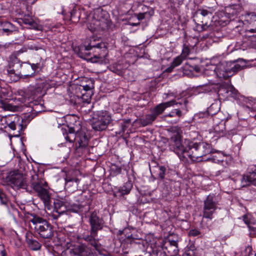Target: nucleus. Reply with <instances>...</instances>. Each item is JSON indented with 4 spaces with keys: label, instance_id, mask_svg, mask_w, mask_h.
I'll return each mask as SVG.
<instances>
[{
    "label": "nucleus",
    "instance_id": "obj_40",
    "mask_svg": "<svg viewBox=\"0 0 256 256\" xmlns=\"http://www.w3.org/2000/svg\"><path fill=\"white\" fill-rule=\"evenodd\" d=\"M228 89V98H236L238 96V92L234 86L229 85Z\"/></svg>",
    "mask_w": 256,
    "mask_h": 256
},
{
    "label": "nucleus",
    "instance_id": "obj_52",
    "mask_svg": "<svg viewBox=\"0 0 256 256\" xmlns=\"http://www.w3.org/2000/svg\"><path fill=\"white\" fill-rule=\"evenodd\" d=\"M146 14V12L144 13H139L137 14V18L139 20H142L145 18V15Z\"/></svg>",
    "mask_w": 256,
    "mask_h": 256
},
{
    "label": "nucleus",
    "instance_id": "obj_47",
    "mask_svg": "<svg viewBox=\"0 0 256 256\" xmlns=\"http://www.w3.org/2000/svg\"><path fill=\"white\" fill-rule=\"evenodd\" d=\"M0 32L2 34L4 33H6L7 35H9L12 34L13 32H14L12 31V28H6L2 27V28L0 30Z\"/></svg>",
    "mask_w": 256,
    "mask_h": 256
},
{
    "label": "nucleus",
    "instance_id": "obj_25",
    "mask_svg": "<svg viewBox=\"0 0 256 256\" xmlns=\"http://www.w3.org/2000/svg\"><path fill=\"white\" fill-rule=\"evenodd\" d=\"M36 84L35 86H30L28 88L27 94L32 99L40 97L46 94Z\"/></svg>",
    "mask_w": 256,
    "mask_h": 256
},
{
    "label": "nucleus",
    "instance_id": "obj_24",
    "mask_svg": "<svg viewBox=\"0 0 256 256\" xmlns=\"http://www.w3.org/2000/svg\"><path fill=\"white\" fill-rule=\"evenodd\" d=\"M26 242L30 248L33 250H37L40 248L41 244L33 238L32 234L26 232Z\"/></svg>",
    "mask_w": 256,
    "mask_h": 256
},
{
    "label": "nucleus",
    "instance_id": "obj_41",
    "mask_svg": "<svg viewBox=\"0 0 256 256\" xmlns=\"http://www.w3.org/2000/svg\"><path fill=\"white\" fill-rule=\"evenodd\" d=\"M182 115V112L181 110L179 109H174L172 110L169 114L164 115V117H175L178 116V118L180 117Z\"/></svg>",
    "mask_w": 256,
    "mask_h": 256
},
{
    "label": "nucleus",
    "instance_id": "obj_45",
    "mask_svg": "<svg viewBox=\"0 0 256 256\" xmlns=\"http://www.w3.org/2000/svg\"><path fill=\"white\" fill-rule=\"evenodd\" d=\"M2 27L10 28H12V31L14 32H18V30L16 28V27L12 24V23L8 22H4L2 23Z\"/></svg>",
    "mask_w": 256,
    "mask_h": 256
},
{
    "label": "nucleus",
    "instance_id": "obj_12",
    "mask_svg": "<svg viewBox=\"0 0 256 256\" xmlns=\"http://www.w3.org/2000/svg\"><path fill=\"white\" fill-rule=\"evenodd\" d=\"M93 53L86 59L92 62H102L108 54L107 47L104 42H100L99 46L92 51Z\"/></svg>",
    "mask_w": 256,
    "mask_h": 256
},
{
    "label": "nucleus",
    "instance_id": "obj_9",
    "mask_svg": "<svg viewBox=\"0 0 256 256\" xmlns=\"http://www.w3.org/2000/svg\"><path fill=\"white\" fill-rule=\"evenodd\" d=\"M175 128L177 130L178 132L171 137L170 148L179 156L184 154L187 156L188 152V144L187 142L186 144L185 142L188 140H185L184 142H182L180 134L179 132H181L180 129L178 128Z\"/></svg>",
    "mask_w": 256,
    "mask_h": 256
},
{
    "label": "nucleus",
    "instance_id": "obj_37",
    "mask_svg": "<svg viewBox=\"0 0 256 256\" xmlns=\"http://www.w3.org/2000/svg\"><path fill=\"white\" fill-rule=\"evenodd\" d=\"M125 68L123 64L118 62L113 64L110 66V70L118 76H122Z\"/></svg>",
    "mask_w": 256,
    "mask_h": 256
},
{
    "label": "nucleus",
    "instance_id": "obj_27",
    "mask_svg": "<svg viewBox=\"0 0 256 256\" xmlns=\"http://www.w3.org/2000/svg\"><path fill=\"white\" fill-rule=\"evenodd\" d=\"M214 131L218 137L226 136L228 138L231 134V131H227L226 130L225 125L224 123H220L216 125L214 128Z\"/></svg>",
    "mask_w": 256,
    "mask_h": 256
},
{
    "label": "nucleus",
    "instance_id": "obj_16",
    "mask_svg": "<svg viewBox=\"0 0 256 256\" xmlns=\"http://www.w3.org/2000/svg\"><path fill=\"white\" fill-rule=\"evenodd\" d=\"M102 42L100 40L92 38L90 40V44L88 46H82L80 48V57L84 59H88L91 55V51L99 46Z\"/></svg>",
    "mask_w": 256,
    "mask_h": 256
},
{
    "label": "nucleus",
    "instance_id": "obj_55",
    "mask_svg": "<svg viewBox=\"0 0 256 256\" xmlns=\"http://www.w3.org/2000/svg\"><path fill=\"white\" fill-rule=\"evenodd\" d=\"M8 72L10 74H16L14 69H10V70H8Z\"/></svg>",
    "mask_w": 256,
    "mask_h": 256
},
{
    "label": "nucleus",
    "instance_id": "obj_59",
    "mask_svg": "<svg viewBox=\"0 0 256 256\" xmlns=\"http://www.w3.org/2000/svg\"><path fill=\"white\" fill-rule=\"evenodd\" d=\"M198 115H199L200 117H204L205 116H207L208 114L206 112H204V113L199 114Z\"/></svg>",
    "mask_w": 256,
    "mask_h": 256
},
{
    "label": "nucleus",
    "instance_id": "obj_62",
    "mask_svg": "<svg viewBox=\"0 0 256 256\" xmlns=\"http://www.w3.org/2000/svg\"><path fill=\"white\" fill-rule=\"evenodd\" d=\"M255 118L256 119V115H255Z\"/></svg>",
    "mask_w": 256,
    "mask_h": 256
},
{
    "label": "nucleus",
    "instance_id": "obj_8",
    "mask_svg": "<svg viewBox=\"0 0 256 256\" xmlns=\"http://www.w3.org/2000/svg\"><path fill=\"white\" fill-rule=\"evenodd\" d=\"M112 122V117L106 110L98 111L94 114L92 128L97 131L105 130Z\"/></svg>",
    "mask_w": 256,
    "mask_h": 256
},
{
    "label": "nucleus",
    "instance_id": "obj_33",
    "mask_svg": "<svg viewBox=\"0 0 256 256\" xmlns=\"http://www.w3.org/2000/svg\"><path fill=\"white\" fill-rule=\"evenodd\" d=\"M210 90V86L208 85L200 86L190 92V96H196L200 93L208 92Z\"/></svg>",
    "mask_w": 256,
    "mask_h": 256
},
{
    "label": "nucleus",
    "instance_id": "obj_32",
    "mask_svg": "<svg viewBox=\"0 0 256 256\" xmlns=\"http://www.w3.org/2000/svg\"><path fill=\"white\" fill-rule=\"evenodd\" d=\"M229 84L226 83L221 84L218 89L217 94L219 99L226 100L228 99V92Z\"/></svg>",
    "mask_w": 256,
    "mask_h": 256
},
{
    "label": "nucleus",
    "instance_id": "obj_50",
    "mask_svg": "<svg viewBox=\"0 0 256 256\" xmlns=\"http://www.w3.org/2000/svg\"><path fill=\"white\" fill-rule=\"evenodd\" d=\"M6 252L4 245L0 244V256H6Z\"/></svg>",
    "mask_w": 256,
    "mask_h": 256
},
{
    "label": "nucleus",
    "instance_id": "obj_61",
    "mask_svg": "<svg viewBox=\"0 0 256 256\" xmlns=\"http://www.w3.org/2000/svg\"><path fill=\"white\" fill-rule=\"evenodd\" d=\"M132 177H134V174H132Z\"/></svg>",
    "mask_w": 256,
    "mask_h": 256
},
{
    "label": "nucleus",
    "instance_id": "obj_42",
    "mask_svg": "<svg viewBox=\"0 0 256 256\" xmlns=\"http://www.w3.org/2000/svg\"><path fill=\"white\" fill-rule=\"evenodd\" d=\"M184 60L185 59L180 54L177 56L174 59L172 62L171 64L172 65V68H175L180 66Z\"/></svg>",
    "mask_w": 256,
    "mask_h": 256
},
{
    "label": "nucleus",
    "instance_id": "obj_60",
    "mask_svg": "<svg viewBox=\"0 0 256 256\" xmlns=\"http://www.w3.org/2000/svg\"><path fill=\"white\" fill-rule=\"evenodd\" d=\"M138 24H139V23H138V24L133 23V24H132V26H137Z\"/></svg>",
    "mask_w": 256,
    "mask_h": 256
},
{
    "label": "nucleus",
    "instance_id": "obj_44",
    "mask_svg": "<svg viewBox=\"0 0 256 256\" xmlns=\"http://www.w3.org/2000/svg\"><path fill=\"white\" fill-rule=\"evenodd\" d=\"M0 203L4 205H7L8 198L6 195L4 193L2 190L0 188Z\"/></svg>",
    "mask_w": 256,
    "mask_h": 256
},
{
    "label": "nucleus",
    "instance_id": "obj_14",
    "mask_svg": "<svg viewBox=\"0 0 256 256\" xmlns=\"http://www.w3.org/2000/svg\"><path fill=\"white\" fill-rule=\"evenodd\" d=\"M108 15L106 11L100 8L95 10L94 12L93 18L96 20V25L102 30L107 28L108 26Z\"/></svg>",
    "mask_w": 256,
    "mask_h": 256
},
{
    "label": "nucleus",
    "instance_id": "obj_2",
    "mask_svg": "<svg viewBox=\"0 0 256 256\" xmlns=\"http://www.w3.org/2000/svg\"><path fill=\"white\" fill-rule=\"evenodd\" d=\"M182 100H183L182 102H180L178 104H184L186 106L188 102V100L185 98ZM177 104H178V102H176L175 100H172L169 102L159 104L154 108H151L150 110V114H146L144 118L140 120L142 125L145 126L152 124L158 116L162 114L166 108Z\"/></svg>",
    "mask_w": 256,
    "mask_h": 256
},
{
    "label": "nucleus",
    "instance_id": "obj_46",
    "mask_svg": "<svg viewBox=\"0 0 256 256\" xmlns=\"http://www.w3.org/2000/svg\"><path fill=\"white\" fill-rule=\"evenodd\" d=\"M201 234L200 231L196 228L191 229L189 230L188 235L190 236H196Z\"/></svg>",
    "mask_w": 256,
    "mask_h": 256
},
{
    "label": "nucleus",
    "instance_id": "obj_38",
    "mask_svg": "<svg viewBox=\"0 0 256 256\" xmlns=\"http://www.w3.org/2000/svg\"><path fill=\"white\" fill-rule=\"evenodd\" d=\"M37 83L36 84L40 88L42 92H46L45 90H48L50 88V84L48 80H43L42 78H40L37 80Z\"/></svg>",
    "mask_w": 256,
    "mask_h": 256
},
{
    "label": "nucleus",
    "instance_id": "obj_48",
    "mask_svg": "<svg viewBox=\"0 0 256 256\" xmlns=\"http://www.w3.org/2000/svg\"><path fill=\"white\" fill-rule=\"evenodd\" d=\"M188 253H190L192 254V256H193L194 254V251L196 250V246H194V244L192 243L190 244L188 247Z\"/></svg>",
    "mask_w": 256,
    "mask_h": 256
},
{
    "label": "nucleus",
    "instance_id": "obj_54",
    "mask_svg": "<svg viewBox=\"0 0 256 256\" xmlns=\"http://www.w3.org/2000/svg\"><path fill=\"white\" fill-rule=\"evenodd\" d=\"M121 126H122V130L123 132H124L125 130H126V128H128V126H127V124H124V123H122L121 124Z\"/></svg>",
    "mask_w": 256,
    "mask_h": 256
},
{
    "label": "nucleus",
    "instance_id": "obj_11",
    "mask_svg": "<svg viewBox=\"0 0 256 256\" xmlns=\"http://www.w3.org/2000/svg\"><path fill=\"white\" fill-rule=\"evenodd\" d=\"M211 13L206 10L198 9L194 16V21L195 22L196 30L202 32L208 30L209 25L208 22L210 18L208 14Z\"/></svg>",
    "mask_w": 256,
    "mask_h": 256
},
{
    "label": "nucleus",
    "instance_id": "obj_6",
    "mask_svg": "<svg viewBox=\"0 0 256 256\" xmlns=\"http://www.w3.org/2000/svg\"><path fill=\"white\" fill-rule=\"evenodd\" d=\"M188 144V152L187 156L192 160H199L202 156L210 154L211 152V146L205 142L193 144L190 140H186L185 143Z\"/></svg>",
    "mask_w": 256,
    "mask_h": 256
},
{
    "label": "nucleus",
    "instance_id": "obj_29",
    "mask_svg": "<svg viewBox=\"0 0 256 256\" xmlns=\"http://www.w3.org/2000/svg\"><path fill=\"white\" fill-rule=\"evenodd\" d=\"M80 17V10L74 8L68 14L64 16V19L71 22L76 23L79 21Z\"/></svg>",
    "mask_w": 256,
    "mask_h": 256
},
{
    "label": "nucleus",
    "instance_id": "obj_51",
    "mask_svg": "<svg viewBox=\"0 0 256 256\" xmlns=\"http://www.w3.org/2000/svg\"><path fill=\"white\" fill-rule=\"evenodd\" d=\"M12 45V42L0 44V48H9L10 46H11Z\"/></svg>",
    "mask_w": 256,
    "mask_h": 256
},
{
    "label": "nucleus",
    "instance_id": "obj_26",
    "mask_svg": "<svg viewBox=\"0 0 256 256\" xmlns=\"http://www.w3.org/2000/svg\"><path fill=\"white\" fill-rule=\"evenodd\" d=\"M128 182H125L122 186H121L118 188V192L120 194V196H124L130 194L133 187L132 181L130 180V176L129 175H128Z\"/></svg>",
    "mask_w": 256,
    "mask_h": 256
},
{
    "label": "nucleus",
    "instance_id": "obj_34",
    "mask_svg": "<svg viewBox=\"0 0 256 256\" xmlns=\"http://www.w3.org/2000/svg\"><path fill=\"white\" fill-rule=\"evenodd\" d=\"M75 130L74 128H68V132H66L64 134L66 140L72 143L74 140H77V132H75Z\"/></svg>",
    "mask_w": 256,
    "mask_h": 256
},
{
    "label": "nucleus",
    "instance_id": "obj_10",
    "mask_svg": "<svg viewBox=\"0 0 256 256\" xmlns=\"http://www.w3.org/2000/svg\"><path fill=\"white\" fill-rule=\"evenodd\" d=\"M7 179L17 188L25 189L27 192H31V181L30 183H28L25 176L18 170L10 172Z\"/></svg>",
    "mask_w": 256,
    "mask_h": 256
},
{
    "label": "nucleus",
    "instance_id": "obj_23",
    "mask_svg": "<svg viewBox=\"0 0 256 256\" xmlns=\"http://www.w3.org/2000/svg\"><path fill=\"white\" fill-rule=\"evenodd\" d=\"M152 174L155 176L157 179L164 180L166 172L164 166L156 164L150 168Z\"/></svg>",
    "mask_w": 256,
    "mask_h": 256
},
{
    "label": "nucleus",
    "instance_id": "obj_15",
    "mask_svg": "<svg viewBox=\"0 0 256 256\" xmlns=\"http://www.w3.org/2000/svg\"><path fill=\"white\" fill-rule=\"evenodd\" d=\"M244 20L252 28L246 30V36L248 38H256V13L249 12L244 14Z\"/></svg>",
    "mask_w": 256,
    "mask_h": 256
},
{
    "label": "nucleus",
    "instance_id": "obj_35",
    "mask_svg": "<svg viewBox=\"0 0 256 256\" xmlns=\"http://www.w3.org/2000/svg\"><path fill=\"white\" fill-rule=\"evenodd\" d=\"M29 68H31L34 71L31 74H18V76L24 79V80H26V82L27 81V80L29 78H32L35 74V71L36 70L38 69L42 68V66L40 63H36V64H31V67L28 66Z\"/></svg>",
    "mask_w": 256,
    "mask_h": 256
},
{
    "label": "nucleus",
    "instance_id": "obj_56",
    "mask_svg": "<svg viewBox=\"0 0 256 256\" xmlns=\"http://www.w3.org/2000/svg\"><path fill=\"white\" fill-rule=\"evenodd\" d=\"M130 119L124 120L123 122H122V123L126 124H130Z\"/></svg>",
    "mask_w": 256,
    "mask_h": 256
},
{
    "label": "nucleus",
    "instance_id": "obj_19",
    "mask_svg": "<svg viewBox=\"0 0 256 256\" xmlns=\"http://www.w3.org/2000/svg\"><path fill=\"white\" fill-rule=\"evenodd\" d=\"M178 245L177 241L168 240L163 243L162 248L168 256H176L178 252Z\"/></svg>",
    "mask_w": 256,
    "mask_h": 256
},
{
    "label": "nucleus",
    "instance_id": "obj_43",
    "mask_svg": "<svg viewBox=\"0 0 256 256\" xmlns=\"http://www.w3.org/2000/svg\"><path fill=\"white\" fill-rule=\"evenodd\" d=\"M2 108L6 110H10L12 112H14L18 109V107L12 105L10 104H8L5 102H2Z\"/></svg>",
    "mask_w": 256,
    "mask_h": 256
},
{
    "label": "nucleus",
    "instance_id": "obj_36",
    "mask_svg": "<svg viewBox=\"0 0 256 256\" xmlns=\"http://www.w3.org/2000/svg\"><path fill=\"white\" fill-rule=\"evenodd\" d=\"M194 46L190 45L188 41H185L182 45V49L180 55L185 60L188 58V56L191 54Z\"/></svg>",
    "mask_w": 256,
    "mask_h": 256
},
{
    "label": "nucleus",
    "instance_id": "obj_49",
    "mask_svg": "<svg viewBox=\"0 0 256 256\" xmlns=\"http://www.w3.org/2000/svg\"><path fill=\"white\" fill-rule=\"evenodd\" d=\"M252 248L250 246H248L245 248L246 256H250L252 254Z\"/></svg>",
    "mask_w": 256,
    "mask_h": 256
},
{
    "label": "nucleus",
    "instance_id": "obj_21",
    "mask_svg": "<svg viewBox=\"0 0 256 256\" xmlns=\"http://www.w3.org/2000/svg\"><path fill=\"white\" fill-rule=\"evenodd\" d=\"M91 201L88 199L84 202H82L81 204H69L67 202V212L70 211L74 212H83L88 211L90 209V205Z\"/></svg>",
    "mask_w": 256,
    "mask_h": 256
},
{
    "label": "nucleus",
    "instance_id": "obj_20",
    "mask_svg": "<svg viewBox=\"0 0 256 256\" xmlns=\"http://www.w3.org/2000/svg\"><path fill=\"white\" fill-rule=\"evenodd\" d=\"M229 178L233 181L236 188H240L250 186L247 178L246 176V174L242 175L239 172H234L231 174Z\"/></svg>",
    "mask_w": 256,
    "mask_h": 256
},
{
    "label": "nucleus",
    "instance_id": "obj_3",
    "mask_svg": "<svg viewBox=\"0 0 256 256\" xmlns=\"http://www.w3.org/2000/svg\"><path fill=\"white\" fill-rule=\"evenodd\" d=\"M245 66V63L242 60L224 62L216 66L214 72L216 73L219 78L226 80Z\"/></svg>",
    "mask_w": 256,
    "mask_h": 256
},
{
    "label": "nucleus",
    "instance_id": "obj_13",
    "mask_svg": "<svg viewBox=\"0 0 256 256\" xmlns=\"http://www.w3.org/2000/svg\"><path fill=\"white\" fill-rule=\"evenodd\" d=\"M216 209L217 202L214 200V196L208 195L204 201L202 218L212 220Z\"/></svg>",
    "mask_w": 256,
    "mask_h": 256
},
{
    "label": "nucleus",
    "instance_id": "obj_18",
    "mask_svg": "<svg viewBox=\"0 0 256 256\" xmlns=\"http://www.w3.org/2000/svg\"><path fill=\"white\" fill-rule=\"evenodd\" d=\"M94 84L90 80V85H79L75 88L76 94L78 98H81L84 100L88 101L90 100L91 93H88L92 88H94Z\"/></svg>",
    "mask_w": 256,
    "mask_h": 256
},
{
    "label": "nucleus",
    "instance_id": "obj_58",
    "mask_svg": "<svg viewBox=\"0 0 256 256\" xmlns=\"http://www.w3.org/2000/svg\"><path fill=\"white\" fill-rule=\"evenodd\" d=\"M174 68H172V65L170 64V66L166 68V71L169 72H171Z\"/></svg>",
    "mask_w": 256,
    "mask_h": 256
},
{
    "label": "nucleus",
    "instance_id": "obj_63",
    "mask_svg": "<svg viewBox=\"0 0 256 256\" xmlns=\"http://www.w3.org/2000/svg\"><path fill=\"white\" fill-rule=\"evenodd\" d=\"M254 256H256V253L255 254Z\"/></svg>",
    "mask_w": 256,
    "mask_h": 256
},
{
    "label": "nucleus",
    "instance_id": "obj_31",
    "mask_svg": "<svg viewBox=\"0 0 256 256\" xmlns=\"http://www.w3.org/2000/svg\"><path fill=\"white\" fill-rule=\"evenodd\" d=\"M22 20L24 24L28 25L30 28L36 30L40 29V26L34 20L32 16L30 14H25Z\"/></svg>",
    "mask_w": 256,
    "mask_h": 256
},
{
    "label": "nucleus",
    "instance_id": "obj_22",
    "mask_svg": "<svg viewBox=\"0 0 256 256\" xmlns=\"http://www.w3.org/2000/svg\"><path fill=\"white\" fill-rule=\"evenodd\" d=\"M70 253L72 256H88L90 250L84 244H78L73 246L70 249Z\"/></svg>",
    "mask_w": 256,
    "mask_h": 256
},
{
    "label": "nucleus",
    "instance_id": "obj_4",
    "mask_svg": "<svg viewBox=\"0 0 256 256\" xmlns=\"http://www.w3.org/2000/svg\"><path fill=\"white\" fill-rule=\"evenodd\" d=\"M29 222H32L35 231L44 239H50L54 234L52 226L46 220L35 214H32Z\"/></svg>",
    "mask_w": 256,
    "mask_h": 256
},
{
    "label": "nucleus",
    "instance_id": "obj_5",
    "mask_svg": "<svg viewBox=\"0 0 256 256\" xmlns=\"http://www.w3.org/2000/svg\"><path fill=\"white\" fill-rule=\"evenodd\" d=\"M48 183L42 178H39L38 176L34 174L31 176V192L34 190L37 192L38 196L48 208L50 206V196L48 190Z\"/></svg>",
    "mask_w": 256,
    "mask_h": 256
},
{
    "label": "nucleus",
    "instance_id": "obj_28",
    "mask_svg": "<svg viewBox=\"0 0 256 256\" xmlns=\"http://www.w3.org/2000/svg\"><path fill=\"white\" fill-rule=\"evenodd\" d=\"M76 142L78 144V148H86L88 146V138L84 132L79 131L77 132Z\"/></svg>",
    "mask_w": 256,
    "mask_h": 256
},
{
    "label": "nucleus",
    "instance_id": "obj_39",
    "mask_svg": "<svg viewBox=\"0 0 256 256\" xmlns=\"http://www.w3.org/2000/svg\"><path fill=\"white\" fill-rule=\"evenodd\" d=\"M122 173V168L115 164H112L110 168V175L112 176H116Z\"/></svg>",
    "mask_w": 256,
    "mask_h": 256
},
{
    "label": "nucleus",
    "instance_id": "obj_53",
    "mask_svg": "<svg viewBox=\"0 0 256 256\" xmlns=\"http://www.w3.org/2000/svg\"><path fill=\"white\" fill-rule=\"evenodd\" d=\"M242 217H243V220L244 222L246 224H249L250 221L248 220L247 216L246 215H244Z\"/></svg>",
    "mask_w": 256,
    "mask_h": 256
},
{
    "label": "nucleus",
    "instance_id": "obj_57",
    "mask_svg": "<svg viewBox=\"0 0 256 256\" xmlns=\"http://www.w3.org/2000/svg\"><path fill=\"white\" fill-rule=\"evenodd\" d=\"M66 180L67 182H72V181H74L76 182H78V180L77 179V178H74V179H68V178H66Z\"/></svg>",
    "mask_w": 256,
    "mask_h": 256
},
{
    "label": "nucleus",
    "instance_id": "obj_7",
    "mask_svg": "<svg viewBox=\"0 0 256 256\" xmlns=\"http://www.w3.org/2000/svg\"><path fill=\"white\" fill-rule=\"evenodd\" d=\"M0 123L4 128L8 126L12 130H16V136L21 134L26 126L23 124V118L18 114H9L2 116L0 119Z\"/></svg>",
    "mask_w": 256,
    "mask_h": 256
},
{
    "label": "nucleus",
    "instance_id": "obj_30",
    "mask_svg": "<svg viewBox=\"0 0 256 256\" xmlns=\"http://www.w3.org/2000/svg\"><path fill=\"white\" fill-rule=\"evenodd\" d=\"M249 185H256V166H253L248 168L246 173Z\"/></svg>",
    "mask_w": 256,
    "mask_h": 256
},
{
    "label": "nucleus",
    "instance_id": "obj_17",
    "mask_svg": "<svg viewBox=\"0 0 256 256\" xmlns=\"http://www.w3.org/2000/svg\"><path fill=\"white\" fill-rule=\"evenodd\" d=\"M54 208L52 214L50 215L53 220H57L61 215L67 212V202L56 200L54 203Z\"/></svg>",
    "mask_w": 256,
    "mask_h": 256
},
{
    "label": "nucleus",
    "instance_id": "obj_1",
    "mask_svg": "<svg viewBox=\"0 0 256 256\" xmlns=\"http://www.w3.org/2000/svg\"><path fill=\"white\" fill-rule=\"evenodd\" d=\"M88 222L90 225V234H83L82 238L100 253L102 248L97 237L98 232L104 228V220L94 210L90 214L88 218Z\"/></svg>",
    "mask_w": 256,
    "mask_h": 256
}]
</instances>
